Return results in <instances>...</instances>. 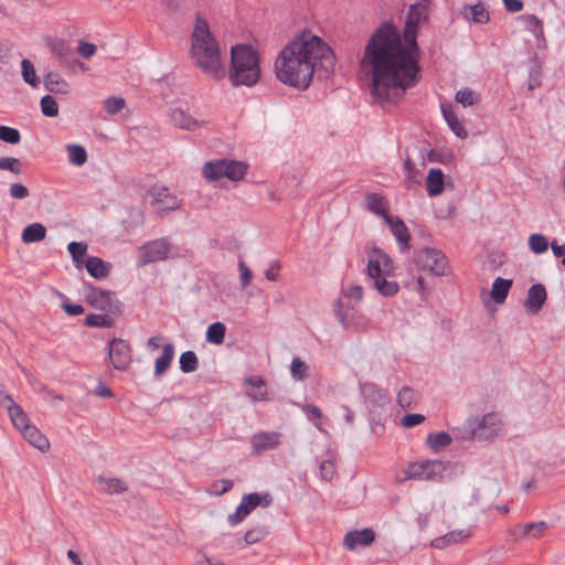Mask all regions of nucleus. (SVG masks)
Listing matches in <instances>:
<instances>
[{"label": "nucleus", "instance_id": "obj_1", "mask_svg": "<svg viewBox=\"0 0 565 565\" xmlns=\"http://www.w3.org/2000/svg\"><path fill=\"white\" fill-rule=\"evenodd\" d=\"M424 4L409 7L403 39L391 23H384L369 39L361 68L371 77L370 90L381 104H395L419 79L418 24L426 19Z\"/></svg>", "mask_w": 565, "mask_h": 565}, {"label": "nucleus", "instance_id": "obj_2", "mask_svg": "<svg viewBox=\"0 0 565 565\" xmlns=\"http://www.w3.org/2000/svg\"><path fill=\"white\" fill-rule=\"evenodd\" d=\"M335 63L331 47L311 32H302L289 42L275 61L277 78L299 89L310 85L316 71L330 73Z\"/></svg>", "mask_w": 565, "mask_h": 565}, {"label": "nucleus", "instance_id": "obj_3", "mask_svg": "<svg viewBox=\"0 0 565 565\" xmlns=\"http://www.w3.org/2000/svg\"><path fill=\"white\" fill-rule=\"evenodd\" d=\"M191 58L207 77L220 81L226 76L225 62L220 44L212 34L207 22L198 17L191 35Z\"/></svg>", "mask_w": 565, "mask_h": 565}, {"label": "nucleus", "instance_id": "obj_4", "mask_svg": "<svg viewBox=\"0 0 565 565\" xmlns=\"http://www.w3.org/2000/svg\"><path fill=\"white\" fill-rule=\"evenodd\" d=\"M226 74L233 86L253 87L260 78L257 52L250 45H234L231 49V64Z\"/></svg>", "mask_w": 565, "mask_h": 565}, {"label": "nucleus", "instance_id": "obj_5", "mask_svg": "<svg viewBox=\"0 0 565 565\" xmlns=\"http://www.w3.org/2000/svg\"><path fill=\"white\" fill-rule=\"evenodd\" d=\"M394 269L393 260L387 254L379 248H372L369 254L366 274L372 286L384 297H393L399 290L396 281L388 280Z\"/></svg>", "mask_w": 565, "mask_h": 565}, {"label": "nucleus", "instance_id": "obj_6", "mask_svg": "<svg viewBox=\"0 0 565 565\" xmlns=\"http://www.w3.org/2000/svg\"><path fill=\"white\" fill-rule=\"evenodd\" d=\"M247 164L232 159H215L205 162L202 167V175L207 182H217L227 179L237 182L247 173Z\"/></svg>", "mask_w": 565, "mask_h": 565}, {"label": "nucleus", "instance_id": "obj_7", "mask_svg": "<svg viewBox=\"0 0 565 565\" xmlns=\"http://www.w3.org/2000/svg\"><path fill=\"white\" fill-rule=\"evenodd\" d=\"M502 419L497 413H488L481 417L467 420V427L461 434L463 439H476L479 441H492L501 431Z\"/></svg>", "mask_w": 565, "mask_h": 565}, {"label": "nucleus", "instance_id": "obj_8", "mask_svg": "<svg viewBox=\"0 0 565 565\" xmlns=\"http://www.w3.org/2000/svg\"><path fill=\"white\" fill-rule=\"evenodd\" d=\"M172 245L167 238L150 241L138 248L137 266L143 267L148 264L162 262L170 257Z\"/></svg>", "mask_w": 565, "mask_h": 565}, {"label": "nucleus", "instance_id": "obj_9", "mask_svg": "<svg viewBox=\"0 0 565 565\" xmlns=\"http://www.w3.org/2000/svg\"><path fill=\"white\" fill-rule=\"evenodd\" d=\"M415 263L420 269L434 276H444L448 267L445 254L436 248H423L416 252Z\"/></svg>", "mask_w": 565, "mask_h": 565}, {"label": "nucleus", "instance_id": "obj_10", "mask_svg": "<svg viewBox=\"0 0 565 565\" xmlns=\"http://www.w3.org/2000/svg\"><path fill=\"white\" fill-rule=\"evenodd\" d=\"M273 498L269 493H249L242 498L236 511L228 515V523L232 526L239 524L257 507H269Z\"/></svg>", "mask_w": 565, "mask_h": 565}, {"label": "nucleus", "instance_id": "obj_11", "mask_svg": "<svg viewBox=\"0 0 565 565\" xmlns=\"http://www.w3.org/2000/svg\"><path fill=\"white\" fill-rule=\"evenodd\" d=\"M445 470L446 465L440 460H424L409 465L406 473L409 479L436 480Z\"/></svg>", "mask_w": 565, "mask_h": 565}, {"label": "nucleus", "instance_id": "obj_12", "mask_svg": "<svg viewBox=\"0 0 565 565\" xmlns=\"http://www.w3.org/2000/svg\"><path fill=\"white\" fill-rule=\"evenodd\" d=\"M85 299L97 310L105 312H114L117 310V300L108 290L87 285L85 286Z\"/></svg>", "mask_w": 565, "mask_h": 565}, {"label": "nucleus", "instance_id": "obj_13", "mask_svg": "<svg viewBox=\"0 0 565 565\" xmlns=\"http://www.w3.org/2000/svg\"><path fill=\"white\" fill-rule=\"evenodd\" d=\"M149 204L159 211H171L179 207L177 196L163 185H153L146 194Z\"/></svg>", "mask_w": 565, "mask_h": 565}, {"label": "nucleus", "instance_id": "obj_14", "mask_svg": "<svg viewBox=\"0 0 565 565\" xmlns=\"http://www.w3.org/2000/svg\"><path fill=\"white\" fill-rule=\"evenodd\" d=\"M0 405L7 411L12 425L19 433L32 424L28 414L9 394L0 393Z\"/></svg>", "mask_w": 565, "mask_h": 565}, {"label": "nucleus", "instance_id": "obj_15", "mask_svg": "<svg viewBox=\"0 0 565 565\" xmlns=\"http://www.w3.org/2000/svg\"><path fill=\"white\" fill-rule=\"evenodd\" d=\"M334 310L339 322L347 329H353L356 331H364L367 328V319L354 308L343 307L341 301L335 302Z\"/></svg>", "mask_w": 565, "mask_h": 565}, {"label": "nucleus", "instance_id": "obj_16", "mask_svg": "<svg viewBox=\"0 0 565 565\" xmlns=\"http://www.w3.org/2000/svg\"><path fill=\"white\" fill-rule=\"evenodd\" d=\"M108 356L116 370L126 371L131 363V349L122 339H113L109 342Z\"/></svg>", "mask_w": 565, "mask_h": 565}, {"label": "nucleus", "instance_id": "obj_17", "mask_svg": "<svg viewBox=\"0 0 565 565\" xmlns=\"http://www.w3.org/2000/svg\"><path fill=\"white\" fill-rule=\"evenodd\" d=\"M169 117L173 127L186 131H195L207 125L205 119L196 118L180 107L171 109Z\"/></svg>", "mask_w": 565, "mask_h": 565}, {"label": "nucleus", "instance_id": "obj_18", "mask_svg": "<svg viewBox=\"0 0 565 565\" xmlns=\"http://www.w3.org/2000/svg\"><path fill=\"white\" fill-rule=\"evenodd\" d=\"M250 444L255 454L276 448L280 444V434L276 431H259L252 436Z\"/></svg>", "mask_w": 565, "mask_h": 565}, {"label": "nucleus", "instance_id": "obj_19", "mask_svg": "<svg viewBox=\"0 0 565 565\" xmlns=\"http://www.w3.org/2000/svg\"><path fill=\"white\" fill-rule=\"evenodd\" d=\"M375 540V533L372 529L365 527L363 530L350 531L345 534L343 544L344 546L353 551L358 545L367 546Z\"/></svg>", "mask_w": 565, "mask_h": 565}, {"label": "nucleus", "instance_id": "obj_20", "mask_svg": "<svg viewBox=\"0 0 565 565\" xmlns=\"http://www.w3.org/2000/svg\"><path fill=\"white\" fill-rule=\"evenodd\" d=\"M548 529V524L545 521L526 523L524 525H518L513 535L515 540H537Z\"/></svg>", "mask_w": 565, "mask_h": 565}, {"label": "nucleus", "instance_id": "obj_21", "mask_svg": "<svg viewBox=\"0 0 565 565\" xmlns=\"http://www.w3.org/2000/svg\"><path fill=\"white\" fill-rule=\"evenodd\" d=\"M20 434L31 446L36 448L42 454H45L50 450L51 445L49 439L33 424L28 426Z\"/></svg>", "mask_w": 565, "mask_h": 565}, {"label": "nucleus", "instance_id": "obj_22", "mask_svg": "<svg viewBox=\"0 0 565 565\" xmlns=\"http://www.w3.org/2000/svg\"><path fill=\"white\" fill-rule=\"evenodd\" d=\"M391 230H392V233L393 235L395 236L397 243L399 244L401 246V249L402 250H406L409 248V233H408V230L405 225V223L401 220V218H394L393 216H386V221H385Z\"/></svg>", "mask_w": 565, "mask_h": 565}, {"label": "nucleus", "instance_id": "obj_23", "mask_svg": "<svg viewBox=\"0 0 565 565\" xmlns=\"http://www.w3.org/2000/svg\"><path fill=\"white\" fill-rule=\"evenodd\" d=\"M546 300V290L543 285L536 284L530 287L524 306L531 312H537Z\"/></svg>", "mask_w": 565, "mask_h": 565}, {"label": "nucleus", "instance_id": "obj_24", "mask_svg": "<svg viewBox=\"0 0 565 565\" xmlns=\"http://www.w3.org/2000/svg\"><path fill=\"white\" fill-rule=\"evenodd\" d=\"M98 489L107 494H120L128 490L126 482L119 478L98 477L96 479Z\"/></svg>", "mask_w": 565, "mask_h": 565}, {"label": "nucleus", "instance_id": "obj_25", "mask_svg": "<svg viewBox=\"0 0 565 565\" xmlns=\"http://www.w3.org/2000/svg\"><path fill=\"white\" fill-rule=\"evenodd\" d=\"M445 186V175L440 169L431 168L426 178V189L430 196L440 195Z\"/></svg>", "mask_w": 565, "mask_h": 565}, {"label": "nucleus", "instance_id": "obj_26", "mask_svg": "<svg viewBox=\"0 0 565 565\" xmlns=\"http://www.w3.org/2000/svg\"><path fill=\"white\" fill-rule=\"evenodd\" d=\"M470 536V532L468 530H458L451 531L447 534L436 537L431 541V546L435 548H444L451 544H457Z\"/></svg>", "mask_w": 565, "mask_h": 565}, {"label": "nucleus", "instance_id": "obj_27", "mask_svg": "<svg viewBox=\"0 0 565 565\" xmlns=\"http://www.w3.org/2000/svg\"><path fill=\"white\" fill-rule=\"evenodd\" d=\"M83 266H85L88 274L96 279L105 278L109 274V265L99 257H88Z\"/></svg>", "mask_w": 565, "mask_h": 565}, {"label": "nucleus", "instance_id": "obj_28", "mask_svg": "<svg viewBox=\"0 0 565 565\" xmlns=\"http://www.w3.org/2000/svg\"><path fill=\"white\" fill-rule=\"evenodd\" d=\"M46 237V228L41 223H32L24 227L21 239L24 244L42 242Z\"/></svg>", "mask_w": 565, "mask_h": 565}, {"label": "nucleus", "instance_id": "obj_29", "mask_svg": "<svg viewBox=\"0 0 565 565\" xmlns=\"http://www.w3.org/2000/svg\"><path fill=\"white\" fill-rule=\"evenodd\" d=\"M45 88L55 94H68L70 85L56 72H49L44 77Z\"/></svg>", "mask_w": 565, "mask_h": 565}, {"label": "nucleus", "instance_id": "obj_30", "mask_svg": "<svg viewBox=\"0 0 565 565\" xmlns=\"http://www.w3.org/2000/svg\"><path fill=\"white\" fill-rule=\"evenodd\" d=\"M511 287V279H504L501 277L495 278L491 287V298L493 301L499 305L503 303Z\"/></svg>", "mask_w": 565, "mask_h": 565}, {"label": "nucleus", "instance_id": "obj_31", "mask_svg": "<svg viewBox=\"0 0 565 565\" xmlns=\"http://www.w3.org/2000/svg\"><path fill=\"white\" fill-rule=\"evenodd\" d=\"M245 382L252 387V391L247 392V395L250 397L252 401L258 402L265 401L267 398L266 385L262 377L248 376L246 377Z\"/></svg>", "mask_w": 565, "mask_h": 565}, {"label": "nucleus", "instance_id": "obj_32", "mask_svg": "<svg viewBox=\"0 0 565 565\" xmlns=\"http://www.w3.org/2000/svg\"><path fill=\"white\" fill-rule=\"evenodd\" d=\"M441 111L451 131L461 139L467 138L468 134L451 107L443 105Z\"/></svg>", "mask_w": 565, "mask_h": 565}, {"label": "nucleus", "instance_id": "obj_33", "mask_svg": "<svg viewBox=\"0 0 565 565\" xmlns=\"http://www.w3.org/2000/svg\"><path fill=\"white\" fill-rule=\"evenodd\" d=\"M174 356V348L171 343L163 345L162 354L156 360L154 373L157 376H161L170 366L171 361Z\"/></svg>", "mask_w": 565, "mask_h": 565}, {"label": "nucleus", "instance_id": "obj_34", "mask_svg": "<svg viewBox=\"0 0 565 565\" xmlns=\"http://www.w3.org/2000/svg\"><path fill=\"white\" fill-rule=\"evenodd\" d=\"M367 209L376 215H381L386 221V216H391L387 213L386 201L382 195L376 193H370L366 195Z\"/></svg>", "mask_w": 565, "mask_h": 565}, {"label": "nucleus", "instance_id": "obj_35", "mask_svg": "<svg viewBox=\"0 0 565 565\" xmlns=\"http://www.w3.org/2000/svg\"><path fill=\"white\" fill-rule=\"evenodd\" d=\"M519 21H521L526 30L533 33V35L537 39L539 42L544 41V32L543 25L539 18L531 14H524L519 17Z\"/></svg>", "mask_w": 565, "mask_h": 565}, {"label": "nucleus", "instance_id": "obj_36", "mask_svg": "<svg viewBox=\"0 0 565 565\" xmlns=\"http://www.w3.org/2000/svg\"><path fill=\"white\" fill-rule=\"evenodd\" d=\"M67 249L76 268H82L85 263L84 256L88 249L87 244L84 242H71L67 246Z\"/></svg>", "mask_w": 565, "mask_h": 565}, {"label": "nucleus", "instance_id": "obj_37", "mask_svg": "<svg viewBox=\"0 0 565 565\" xmlns=\"http://www.w3.org/2000/svg\"><path fill=\"white\" fill-rule=\"evenodd\" d=\"M463 14L476 23H486L489 20V13L481 3L465 7Z\"/></svg>", "mask_w": 565, "mask_h": 565}, {"label": "nucleus", "instance_id": "obj_38", "mask_svg": "<svg viewBox=\"0 0 565 565\" xmlns=\"http://www.w3.org/2000/svg\"><path fill=\"white\" fill-rule=\"evenodd\" d=\"M66 151L68 153V160L72 164L82 167L87 161V152L84 147L79 145H67Z\"/></svg>", "mask_w": 565, "mask_h": 565}, {"label": "nucleus", "instance_id": "obj_39", "mask_svg": "<svg viewBox=\"0 0 565 565\" xmlns=\"http://www.w3.org/2000/svg\"><path fill=\"white\" fill-rule=\"evenodd\" d=\"M225 324L222 322H214L209 326L206 330V341L213 344H221L225 338Z\"/></svg>", "mask_w": 565, "mask_h": 565}, {"label": "nucleus", "instance_id": "obj_40", "mask_svg": "<svg viewBox=\"0 0 565 565\" xmlns=\"http://www.w3.org/2000/svg\"><path fill=\"white\" fill-rule=\"evenodd\" d=\"M21 68L23 81L32 87H36L40 84V79L36 76V72L32 62L28 58H23L21 62Z\"/></svg>", "mask_w": 565, "mask_h": 565}, {"label": "nucleus", "instance_id": "obj_41", "mask_svg": "<svg viewBox=\"0 0 565 565\" xmlns=\"http://www.w3.org/2000/svg\"><path fill=\"white\" fill-rule=\"evenodd\" d=\"M451 440L450 435L447 433L429 434L427 436V445L435 451L449 446Z\"/></svg>", "mask_w": 565, "mask_h": 565}, {"label": "nucleus", "instance_id": "obj_42", "mask_svg": "<svg viewBox=\"0 0 565 565\" xmlns=\"http://www.w3.org/2000/svg\"><path fill=\"white\" fill-rule=\"evenodd\" d=\"M455 99L458 104L463 107H469L477 104L480 100L479 95L470 88H463L456 93Z\"/></svg>", "mask_w": 565, "mask_h": 565}, {"label": "nucleus", "instance_id": "obj_43", "mask_svg": "<svg viewBox=\"0 0 565 565\" xmlns=\"http://www.w3.org/2000/svg\"><path fill=\"white\" fill-rule=\"evenodd\" d=\"M199 361L193 351H185L180 356V369L184 373L194 372L198 369Z\"/></svg>", "mask_w": 565, "mask_h": 565}, {"label": "nucleus", "instance_id": "obj_44", "mask_svg": "<svg viewBox=\"0 0 565 565\" xmlns=\"http://www.w3.org/2000/svg\"><path fill=\"white\" fill-rule=\"evenodd\" d=\"M529 247L534 254H543L548 248V241L543 234H532L529 237Z\"/></svg>", "mask_w": 565, "mask_h": 565}, {"label": "nucleus", "instance_id": "obj_45", "mask_svg": "<svg viewBox=\"0 0 565 565\" xmlns=\"http://www.w3.org/2000/svg\"><path fill=\"white\" fill-rule=\"evenodd\" d=\"M87 327L108 328L111 326V318L105 313H89L85 318Z\"/></svg>", "mask_w": 565, "mask_h": 565}, {"label": "nucleus", "instance_id": "obj_46", "mask_svg": "<svg viewBox=\"0 0 565 565\" xmlns=\"http://www.w3.org/2000/svg\"><path fill=\"white\" fill-rule=\"evenodd\" d=\"M308 365L299 358H295L290 365V373L295 381H303L308 376Z\"/></svg>", "mask_w": 565, "mask_h": 565}, {"label": "nucleus", "instance_id": "obj_47", "mask_svg": "<svg viewBox=\"0 0 565 565\" xmlns=\"http://www.w3.org/2000/svg\"><path fill=\"white\" fill-rule=\"evenodd\" d=\"M0 140L10 145H18L21 141V134L15 128L0 126Z\"/></svg>", "mask_w": 565, "mask_h": 565}, {"label": "nucleus", "instance_id": "obj_48", "mask_svg": "<svg viewBox=\"0 0 565 565\" xmlns=\"http://www.w3.org/2000/svg\"><path fill=\"white\" fill-rule=\"evenodd\" d=\"M415 392L408 386H404L397 394V402L403 408H412L415 404Z\"/></svg>", "mask_w": 565, "mask_h": 565}, {"label": "nucleus", "instance_id": "obj_49", "mask_svg": "<svg viewBox=\"0 0 565 565\" xmlns=\"http://www.w3.org/2000/svg\"><path fill=\"white\" fill-rule=\"evenodd\" d=\"M40 105H41V110L44 116L55 117L58 115V106L52 96H50V95L43 96L41 98Z\"/></svg>", "mask_w": 565, "mask_h": 565}, {"label": "nucleus", "instance_id": "obj_50", "mask_svg": "<svg viewBox=\"0 0 565 565\" xmlns=\"http://www.w3.org/2000/svg\"><path fill=\"white\" fill-rule=\"evenodd\" d=\"M0 170H7L14 174H20L22 172V164L18 158L1 157L0 158Z\"/></svg>", "mask_w": 565, "mask_h": 565}, {"label": "nucleus", "instance_id": "obj_51", "mask_svg": "<svg viewBox=\"0 0 565 565\" xmlns=\"http://www.w3.org/2000/svg\"><path fill=\"white\" fill-rule=\"evenodd\" d=\"M125 106V100L121 97H108L104 102V109L106 113L114 115L120 111Z\"/></svg>", "mask_w": 565, "mask_h": 565}, {"label": "nucleus", "instance_id": "obj_52", "mask_svg": "<svg viewBox=\"0 0 565 565\" xmlns=\"http://www.w3.org/2000/svg\"><path fill=\"white\" fill-rule=\"evenodd\" d=\"M232 488H233V481L227 480V479H222V480L214 481L211 484L209 492L214 495H222V494L226 493L228 490H231Z\"/></svg>", "mask_w": 565, "mask_h": 565}, {"label": "nucleus", "instance_id": "obj_53", "mask_svg": "<svg viewBox=\"0 0 565 565\" xmlns=\"http://www.w3.org/2000/svg\"><path fill=\"white\" fill-rule=\"evenodd\" d=\"M238 270H239L241 288L245 289L247 286H249L250 281H252L253 273L248 268V266L245 264L244 260L238 262Z\"/></svg>", "mask_w": 565, "mask_h": 565}, {"label": "nucleus", "instance_id": "obj_54", "mask_svg": "<svg viewBox=\"0 0 565 565\" xmlns=\"http://www.w3.org/2000/svg\"><path fill=\"white\" fill-rule=\"evenodd\" d=\"M320 476L326 481H331L335 476V463L332 460H324L320 463Z\"/></svg>", "mask_w": 565, "mask_h": 565}, {"label": "nucleus", "instance_id": "obj_55", "mask_svg": "<svg viewBox=\"0 0 565 565\" xmlns=\"http://www.w3.org/2000/svg\"><path fill=\"white\" fill-rule=\"evenodd\" d=\"M266 535V530L264 527H256L248 530L245 535L244 540L246 544H254L263 540Z\"/></svg>", "mask_w": 565, "mask_h": 565}, {"label": "nucleus", "instance_id": "obj_56", "mask_svg": "<svg viewBox=\"0 0 565 565\" xmlns=\"http://www.w3.org/2000/svg\"><path fill=\"white\" fill-rule=\"evenodd\" d=\"M9 194L17 200H23L29 196V190L22 183H12L9 188Z\"/></svg>", "mask_w": 565, "mask_h": 565}, {"label": "nucleus", "instance_id": "obj_57", "mask_svg": "<svg viewBox=\"0 0 565 565\" xmlns=\"http://www.w3.org/2000/svg\"><path fill=\"white\" fill-rule=\"evenodd\" d=\"M505 255L502 253L493 252L488 255L487 263L491 269H498L505 263Z\"/></svg>", "mask_w": 565, "mask_h": 565}, {"label": "nucleus", "instance_id": "obj_58", "mask_svg": "<svg viewBox=\"0 0 565 565\" xmlns=\"http://www.w3.org/2000/svg\"><path fill=\"white\" fill-rule=\"evenodd\" d=\"M96 45L89 42L82 41L78 43L77 52L84 58H90L96 53Z\"/></svg>", "mask_w": 565, "mask_h": 565}, {"label": "nucleus", "instance_id": "obj_59", "mask_svg": "<svg viewBox=\"0 0 565 565\" xmlns=\"http://www.w3.org/2000/svg\"><path fill=\"white\" fill-rule=\"evenodd\" d=\"M280 268H281V265L278 260L270 263L268 268L265 270V277L269 281H277L280 277V275H279Z\"/></svg>", "mask_w": 565, "mask_h": 565}, {"label": "nucleus", "instance_id": "obj_60", "mask_svg": "<svg viewBox=\"0 0 565 565\" xmlns=\"http://www.w3.org/2000/svg\"><path fill=\"white\" fill-rule=\"evenodd\" d=\"M425 417L422 414H408L402 419V425L406 428L414 427L423 423Z\"/></svg>", "mask_w": 565, "mask_h": 565}, {"label": "nucleus", "instance_id": "obj_61", "mask_svg": "<svg viewBox=\"0 0 565 565\" xmlns=\"http://www.w3.org/2000/svg\"><path fill=\"white\" fill-rule=\"evenodd\" d=\"M541 86V70L539 67H534L530 72L527 87L530 90H533Z\"/></svg>", "mask_w": 565, "mask_h": 565}, {"label": "nucleus", "instance_id": "obj_62", "mask_svg": "<svg viewBox=\"0 0 565 565\" xmlns=\"http://www.w3.org/2000/svg\"><path fill=\"white\" fill-rule=\"evenodd\" d=\"M363 294V288L360 285H352L345 290V296L355 301H361Z\"/></svg>", "mask_w": 565, "mask_h": 565}, {"label": "nucleus", "instance_id": "obj_63", "mask_svg": "<svg viewBox=\"0 0 565 565\" xmlns=\"http://www.w3.org/2000/svg\"><path fill=\"white\" fill-rule=\"evenodd\" d=\"M422 159L424 162H438L440 161V153L435 149H424L422 150Z\"/></svg>", "mask_w": 565, "mask_h": 565}, {"label": "nucleus", "instance_id": "obj_64", "mask_svg": "<svg viewBox=\"0 0 565 565\" xmlns=\"http://www.w3.org/2000/svg\"><path fill=\"white\" fill-rule=\"evenodd\" d=\"M62 307L70 316H79L84 312L83 306L77 303L63 302Z\"/></svg>", "mask_w": 565, "mask_h": 565}]
</instances>
